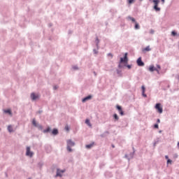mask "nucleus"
Listing matches in <instances>:
<instances>
[{
	"label": "nucleus",
	"instance_id": "ea45409f",
	"mask_svg": "<svg viewBox=\"0 0 179 179\" xmlns=\"http://www.w3.org/2000/svg\"><path fill=\"white\" fill-rule=\"evenodd\" d=\"M150 34H155V30L150 29Z\"/></svg>",
	"mask_w": 179,
	"mask_h": 179
},
{
	"label": "nucleus",
	"instance_id": "a18cd8bd",
	"mask_svg": "<svg viewBox=\"0 0 179 179\" xmlns=\"http://www.w3.org/2000/svg\"><path fill=\"white\" fill-rule=\"evenodd\" d=\"M73 69L76 70V69H79V67H78V66H73Z\"/></svg>",
	"mask_w": 179,
	"mask_h": 179
},
{
	"label": "nucleus",
	"instance_id": "e2e57ef3",
	"mask_svg": "<svg viewBox=\"0 0 179 179\" xmlns=\"http://www.w3.org/2000/svg\"><path fill=\"white\" fill-rule=\"evenodd\" d=\"M21 27H24V25H20Z\"/></svg>",
	"mask_w": 179,
	"mask_h": 179
},
{
	"label": "nucleus",
	"instance_id": "39448f33",
	"mask_svg": "<svg viewBox=\"0 0 179 179\" xmlns=\"http://www.w3.org/2000/svg\"><path fill=\"white\" fill-rule=\"evenodd\" d=\"M41 96L38 94H36L35 92H32L31 94V100L32 101H36V100H40Z\"/></svg>",
	"mask_w": 179,
	"mask_h": 179
},
{
	"label": "nucleus",
	"instance_id": "864d4df0",
	"mask_svg": "<svg viewBox=\"0 0 179 179\" xmlns=\"http://www.w3.org/2000/svg\"><path fill=\"white\" fill-rule=\"evenodd\" d=\"M161 2H162V3H164L166 2V0H161Z\"/></svg>",
	"mask_w": 179,
	"mask_h": 179
},
{
	"label": "nucleus",
	"instance_id": "338daca9",
	"mask_svg": "<svg viewBox=\"0 0 179 179\" xmlns=\"http://www.w3.org/2000/svg\"><path fill=\"white\" fill-rule=\"evenodd\" d=\"M178 36H179V34H178Z\"/></svg>",
	"mask_w": 179,
	"mask_h": 179
},
{
	"label": "nucleus",
	"instance_id": "393cba45",
	"mask_svg": "<svg viewBox=\"0 0 179 179\" xmlns=\"http://www.w3.org/2000/svg\"><path fill=\"white\" fill-rule=\"evenodd\" d=\"M153 9L155 10V12H160L161 10V8L159 7V6H154Z\"/></svg>",
	"mask_w": 179,
	"mask_h": 179
},
{
	"label": "nucleus",
	"instance_id": "8fccbe9b",
	"mask_svg": "<svg viewBox=\"0 0 179 179\" xmlns=\"http://www.w3.org/2000/svg\"><path fill=\"white\" fill-rule=\"evenodd\" d=\"M157 124H160V119H157Z\"/></svg>",
	"mask_w": 179,
	"mask_h": 179
},
{
	"label": "nucleus",
	"instance_id": "2f4dec72",
	"mask_svg": "<svg viewBox=\"0 0 179 179\" xmlns=\"http://www.w3.org/2000/svg\"><path fill=\"white\" fill-rule=\"evenodd\" d=\"M133 149V152L130 153V157L131 159H132V157H134V155H135V148H132Z\"/></svg>",
	"mask_w": 179,
	"mask_h": 179
},
{
	"label": "nucleus",
	"instance_id": "7c9ffc66",
	"mask_svg": "<svg viewBox=\"0 0 179 179\" xmlns=\"http://www.w3.org/2000/svg\"><path fill=\"white\" fill-rule=\"evenodd\" d=\"M85 124L88 125V127H92V123L90 122V119H86L85 121Z\"/></svg>",
	"mask_w": 179,
	"mask_h": 179
},
{
	"label": "nucleus",
	"instance_id": "2eb2a0df",
	"mask_svg": "<svg viewBox=\"0 0 179 179\" xmlns=\"http://www.w3.org/2000/svg\"><path fill=\"white\" fill-rule=\"evenodd\" d=\"M55 177H60V178H62V173L61 172V169H57L56 175Z\"/></svg>",
	"mask_w": 179,
	"mask_h": 179
},
{
	"label": "nucleus",
	"instance_id": "aec40b11",
	"mask_svg": "<svg viewBox=\"0 0 179 179\" xmlns=\"http://www.w3.org/2000/svg\"><path fill=\"white\" fill-rule=\"evenodd\" d=\"M43 134H48V132H51V127H48L46 129L43 130Z\"/></svg>",
	"mask_w": 179,
	"mask_h": 179
},
{
	"label": "nucleus",
	"instance_id": "f257e3e1",
	"mask_svg": "<svg viewBox=\"0 0 179 179\" xmlns=\"http://www.w3.org/2000/svg\"><path fill=\"white\" fill-rule=\"evenodd\" d=\"M128 61H129L128 59V52H125L124 57H120L119 62L120 64H123V65H125L126 64H128Z\"/></svg>",
	"mask_w": 179,
	"mask_h": 179
},
{
	"label": "nucleus",
	"instance_id": "bf43d9fd",
	"mask_svg": "<svg viewBox=\"0 0 179 179\" xmlns=\"http://www.w3.org/2000/svg\"><path fill=\"white\" fill-rule=\"evenodd\" d=\"M5 174H6V177H8V173H5Z\"/></svg>",
	"mask_w": 179,
	"mask_h": 179
},
{
	"label": "nucleus",
	"instance_id": "f8f14e48",
	"mask_svg": "<svg viewBox=\"0 0 179 179\" xmlns=\"http://www.w3.org/2000/svg\"><path fill=\"white\" fill-rule=\"evenodd\" d=\"M146 92V87H145V85L141 86V92L143 97H148V95L145 93Z\"/></svg>",
	"mask_w": 179,
	"mask_h": 179
},
{
	"label": "nucleus",
	"instance_id": "e433bc0d",
	"mask_svg": "<svg viewBox=\"0 0 179 179\" xmlns=\"http://www.w3.org/2000/svg\"><path fill=\"white\" fill-rule=\"evenodd\" d=\"M122 64V63H120V62H119V64H118L119 69L124 68V65L122 66V64Z\"/></svg>",
	"mask_w": 179,
	"mask_h": 179
},
{
	"label": "nucleus",
	"instance_id": "f704fd0d",
	"mask_svg": "<svg viewBox=\"0 0 179 179\" xmlns=\"http://www.w3.org/2000/svg\"><path fill=\"white\" fill-rule=\"evenodd\" d=\"M134 2H135V0H128L129 5H132V3Z\"/></svg>",
	"mask_w": 179,
	"mask_h": 179
},
{
	"label": "nucleus",
	"instance_id": "1a4fd4ad",
	"mask_svg": "<svg viewBox=\"0 0 179 179\" xmlns=\"http://www.w3.org/2000/svg\"><path fill=\"white\" fill-rule=\"evenodd\" d=\"M136 64L138 66H145V62L142 61V57H139L136 60Z\"/></svg>",
	"mask_w": 179,
	"mask_h": 179
},
{
	"label": "nucleus",
	"instance_id": "c9c22d12",
	"mask_svg": "<svg viewBox=\"0 0 179 179\" xmlns=\"http://www.w3.org/2000/svg\"><path fill=\"white\" fill-rule=\"evenodd\" d=\"M78 24H83V20H82V19L78 20Z\"/></svg>",
	"mask_w": 179,
	"mask_h": 179
},
{
	"label": "nucleus",
	"instance_id": "f3484780",
	"mask_svg": "<svg viewBox=\"0 0 179 179\" xmlns=\"http://www.w3.org/2000/svg\"><path fill=\"white\" fill-rule=\"evenodd\" d=\"M67 146H75V141L69 139L67 141Z\"/></svg>",
	"mask_w": 179,
	"mask_h": 179
},
{
	"label": "nucleus",
	"instance_id": "0e129e2a",
	"mask_svg": "<svg viewBox=\"0 0 179 179\" xmlns=\"http://www.w3.org/2000/svg\"><path fill=\"white\" fill-rule=\"evenodd\" d=\"M125 157L128 158V155H125Z\"/></svg>",
	"mask_w": 179,
	"mask_h": 179
},
{
	"label": "nucleus",
	"instance_id": "603ef678",
	"mask_svg": "<svg viewBox=\"0 0 179 179\" xmlns=\"http://www.w3.org/2000/svg\"><path fill=\"white\" fill-rule=\"evenodd\" d=\"M111 147L113 148V149H114L115 148V145L114 144H112Z\"/></svg>",
	"mask_w": 179,
	"mask_h": 179
},
{
	"label": "nucleus",
	"instance_id": "9d476101",
	"mask_svg": "<svg viewBox=\"0 0 179 179\" xmlns=\"http://www.w3.org/2000/svg\"><path fill=\"white\" fill-rule=\"evenodd\" d=\"M92 99H93V95L89 94L82 99V103H86L88 100H92Z\"/></svg>",
	"mask_w": 179,
	"mask_h": 179
},
{
	"label": "nucleus",
	"instance_id": "9b49d317",
	"mask_svg": "<svg viewBox=\"0 0 179 179\" xmlns=\"http://www.w3.org/2000/svg\"><path fill=\"white\" fill-rule=\"evenodd\" d=\"M51 134L52 135H53L54 136H57V135H58V134H59V130H58V129L57 128H54L52 130H51Z\"/></svg>",
	"mask_w": 179,
	"mask_h": 179
},
{
	"label": "nucleus",
	"instance_id": "4c0bfd02",
	"mask_svg": "<svg viewBox=\"0 0 179 179\" xmlns=\"http://www.w3.org/2000/svg\"><path fill=\"white\" fill-rule=\"evenodd\" d=\"M156 66L157 69L160 71V69H162V66H160L159 64H156Z\"/></svg>",
	"mask_w": 179,
	"mask_h": 179
},
{
	"label": "nucleus",
	"instance_id": "bb28decb",
	"mask_svg": "<svg viewBox=\"0 0 179 179\" xmlns=\"http://www.w3.org/2000/svg\"><path fill=\"white\" fill-rule=\"evenodd\" d=\"M110 13L114 16V15L117 14V10L114 8H111L110 10Z\"/></svg>",
	"mask_w": 179,
	"mask_h": 179
},
{
	"label": "nucleus",
	"instance_id": "6e6d98bb",
	"mask_svg": "<svg viewBox=\"0 0 179 179\" xmlns=\"http://www.w3.org/2000/svg\"><path fill=\"white\" fill-rule=\"evenodd\" d=\"M69 34H72V31L69 30Z\"/></svg>",
	"mask_w": 179,
	"mask_h": 179
},
{
	"label": "nucleus",
	"instance_id": "dca6fc26",
	"mask_svg": "<svg viewBox=\"0 0 179 179\" xmlns=\"http://www.w3.org/2000/svg\"><path fill=\"white\" fill-rule=\"evenodd\" d=\"M94 143H95L94 141H93L90 144L85 145L86 149H92L93 148V146H94Z\"/></svg>",
	"mask_w": 179,
	"mask_h": 179
},
{
	"label": "nucleus",
	"instance_id": "de8ad7c7",
	"mask_svg": "<svg viewBox=\"0 0 179 179\" xmlns=\"http://www.w3.org/2000/svg\"><path fill=\"white\" fill-rule=\"evenodd\" d=\"M165 159H166V160L170 159V158L169 157V155H165Z\"/></svg>",
	"mask_w": 179,
	"mask_h": 179
},
{
	"label": "nucleus",
	"instance_id": "774afa93",
	"mask_svg": "<svg viewBox=\"0 0 179 179\" xmlns=\"http://www.w3.org/2000/svg\"><path fill=\"white\" fill-rule=\"evenodd\" d=\"M0 131H1V128H0Z\"/></svg>",
	"mask_w": 179,
	"mask_h": 179
},
{
	"label": "nucleus",
	"instance_id": "412c9836",
	"mask_svg": "<svg viewBox=\"0 0 179 179\" xmlns=\"http://www.w3.org/2000/svg\"><path fill=\"white\" fill-rule=\"evenodd\" d=\"M113 120H115V122L116 121H118V120H120V117H118V115L117 113H114L113 115Z\"/></svg>",
	"mask_w": 179,
	"mask_h": 179
},
{
	"label": "nucleus",
	"instance_id": "ddd939ff",
	"mask_svg": "<svg viewBox=\"0 0 179 179\" xmlns=\"http://www.w3.org/2000/svg\"><path fill=\"white\" fill-rule=\"evenodd\" d=\"M3 113L5 114H8V115H10V116H12L13 115V113H12V109H10V108L4 109Z\"/></svg>",
	"mask_w": 179,
	"mask_h": 179
},
{
	"label": "nucleus",
	"instance_id": "473e14b6",
	"mask_svg": "<svg viewBox=\"0 0 179 179\" xmlns=\"http://www.w3.org/2000/svg\"><path fill=\"white\" fill-rule=\"evenodd\" d=\"M153 128L154 129H159V124L157 123L154 124Z\"/></svg>",
	"mask_w": 179,
	"mask_h": 179
},
{
	"label": "nucleus",
	"instance_id": "c85d7f7f",
	"mask_svg": "<svg viewBox=\"0 0 179 179\" xmlns=\"http://www.w3.org/2000/svg\"><path fill=\"white\" fill-rule=\"evenodd\" d=\"M116 72L118 74V76H120L121 78H122V71L121 70L117 69Z\"/></svg>",
	"mask_w": 179,
	"mask_h": 179
},
{
	"label": "nucleus",
	"instance_id": "49530a36",
	"mask_svg": "<svg viewBox=\"0 0 179 179\" xmlns=\"http://www.w3.org/2000/svg\"><path fill=\"white\" fill-rule=\"evenodd\" d=\"M43 113V110H38L36 112V114H41Z\"/></svg>",
	"mask_w": 179,
	"mask_h": 179
},
{
	"label": "nucleus",
	"instance_id": "a211bd4d",
	"mask_svg": "<svg viewBox=\"0 0 179 179\" xmlns=\"http://www.w3.org/2000/svg\"><path fill=\"white\" fill-rule=\"evenodd\" d=\"M110 134V131H106L102 134L100 135L101 138H106L108 135Z\"/></svg>",
	"mask_w": 179,
	"mask_h": 179
},
{
	"label": "nucleus",
	"instance_id": "72a5a7b5",
	"mask_svg": "<svg viewBox=\"0 0 179 179\" xmlns=\"http://www.w3.org/2000/svg\"><path fill=\"white\" fill-rule=\"evenodd\" d=\"M71 146L70 145H67V150L68 152H72V148H71Z\"/></svg>",
	"mask_w": 179,
	"mask_h": 179
},
{
	"label": "nucleus",
	"instance_id": "f03ea898",
	"mask_svg": "<svg viewBox=\"0 0 179 179\" xmlns=\"http://www.w3.org/2000/svg\"><path fill=\"white\" fill-rule=\"evenodd\" d=\"M94 43H95L96 49H93V52L94 54H99L98 50H99L100 48V46L99 45V44H100V39H99V36L96 37Z\"/></svg>",
	"mask_w": 179,
	"mask_h": 179
},
{
	"label": "nucleus",
	"instance_id": "58836bf2",
	"mask_svg": "<svg viewBox=\"0 0 179 179\" xmlns=\"http://www.w3.org/2000/svg\"><path fill=\"white\" fill-rule=\"evenodd\" d=\"M166 163H167V164H171V163H173V160H171V159H167L166 160Z\"/></svg>",
	"mask_w": 179,
	"mask_h": 179
},
{
	"label": "nucleus",
	"instance_id": "4d7b16f0",
	"mask_svg": "<svg viewBox=\"0 0 179 179\" xmlns=\"http://www.w3.org/2000/svg\"><path fill=\"white\" fill-rule=\"evenodd\" d=\"M162 132H163V131H162V130L159 131V134H162Z\"/></svg>",
	"mask_w": 179,
	"mask_h": 179
},
{
	"label": "nucleus",
	"instance_id": "b1692460",
	"mask_svg": "<svg viewBox=\"0 0 179 179\" xmlns=\"http://www.w3.org/2000/svg\"><path fill=\"white\" fill-rule=\"evenodd\" d=\"M154 3V6H159V3H160V0H152Z\"/></svg>",
	"mask_w": 179,
	"mask_h": 179
},
{
	"label": "nucleus",
	"instance_id": "5fc2aeb1",
	"mask_svg": "<svg viewBox=\"0 0 179 179\" xmlns=\"http://www.w3.org/2000/svg\"><path fill=\"white\" fill-rule=\"evenodd\" d=\"M93 73H94V75L95 76H97V73H96V71H94Z\"/></svg>",
	"mask_w": 179,
	"mask_h": 179
},
{
	"label": "nucleus",
	"instance_id": "6ab92c4d",
	"mask_svg": "<svg viewBox=\"0 0 179 179\" xmlns=\"http://www.w3.org/2000/svg\"><path fill=\"white\" fill-rule=\"evenodd\" d=\"M150 46H146L145 48H143V52H149V51H151Z\"/></svg>",
	"mask_w": 179,
	"mask_h": 179
},
{
	"label": "nucleus",
	"instance_id": "c03bdc74",
	"mask_svg": "<svg viewBox=\"0 0 179 179\" xmlns=\"http://www.w3.org/2000/svg\"><path fill=\"white\" fill-rule=\"evenodd\" d=\"M38 166L39 167H43V163L39 162V163L38 164Z\"/></svg>",
	"mask_w": 179,
	"mask_h": 179
},
{
	"label": "nucleus",
	"instance_id": "a19ab883",
	"mask_svg": "<svg viewBox=\"0 0 179 179\" xmlns=\"http://www.w3.org/2000/svg\"><path fill=\"white\" fill-rule=\"evenodd\" d=\"M65 171H66V169H60V172H62V174H64V173H65Z\"/></svg>",
	"mask_w": 179,
	"mask_h": 179
},
{
	"label": "nucleus",
	"instance_id": "cd10ccee",
	"mask_svg": "<svg viewBox=\"0 0 179 179\" xmlns=\"http://www.w3.org/2000/svg\"><path fill=\"white\" fill-rule=\"evenodd\" d=\"M124 66L127 68V69H132V64H128V63H126L124 64Z\"/></svg>",
	"mask_w": 179,
	"mask_h": 179
},
{
	"label": "nucleus",
	"instance_id": "7ed1b4c3",
	"mask_svg": "<svg viewBox=\"0 0 179 179\" xmlns=\"http://www.w3.org/2000/svg\"><path fill=\"white\" fill-rule=\"evenodd\" d=\"M31 124L35 128H38L39 131H43V125L38 124V122L36 121V118L32 120Z\"/></svg>",
	"mask_w": 179,
	"mask_h": 179
},
{
	"label": "nucleus",
	"instance_id": "79ce46f5",
	"mask_svg": "<svg viewBox=\"0 0 179 179\" xmlns=\"http://www.w3.org/2000/svg\"><path fill=\"white\" fill-rule=\"evenodd\" d=\"M108 57H111V58H113V55L111 52L108 54Z\"/></svg>",
	"mask_w": 179,
	"mask_h": 179
},
{
	"label": "nucleus",
	"instance_id": "37998d69",
	"mask_svg": "<svg viewBox=\"0 0 179 179\" xmlns=\"http://www.w3.org/2000/svg\"><path fill=\"white\" fill-rule=\"evenodd\" d=\"M57 89H58V86L57 85L53 86V90H57Z\"/></svg>",
	"mask_w": 179,
	"mask_h": 179
},
{
	"label": "nucleus",
	"instance_id": "680f3d73",
	"mask_svg": "<svg viewBox=\"0 0 179 179\" xmlns=\"http://www.w3.org/2000/svg\"><path fill=\"white\" fill-rule=\"evenodd\" d=\"M156 143H157V142H155V143H154V146H155V145H156Z\"/></svg>",
	"mask_w": 179,
	"mask_h": 179
},
{
	"label": "nucleus",
	"instance_id": "423d86ee",
	"mask_svg": "<svg viewBox=\"0 0 179 179\" xmlns=\"http://www.w3.org/2000/svg\"><path fill=\"white\" fill-rule=\"evenodd\" d=\"M116 110H117L120 115H121L122 117H123V115H125V112L124 111V110H122V106L120 105H116Z\"/></svg>",
	"mask_w": 179,
	"mask_h": 179
},
{
	"label": "nucleus",
	"instance_id": "09e8293b",
	"mask_svg": "<svg viewBox=\"0 0 179 179\" xmlns=\"http://www.w3.org/2000/svg\"><path fill=\"white\" fill-rule=\"evenodd\" d=\"M65 129H66V131H69V127L66 126V127H65Z\"/></svg>",
	"mask_w": 179,
	"mask_h": 179
},
{
	"label": "nucleus",
	"instance_id": "6e6552de",
	"mask_svg": "<svg viewBox=\"0 0 179 179\" xmlns=\"http://www.w3.org/2000/svg\"><path fill=\"white\" fill-rule=\"evenodd\" d=\"M148 71H150V72H157V73H159V69H157V68H156L155 66V65H150V66H149V68H148Z\"/></svg>",
	"mask_w": 179,
	"mask_h": 179
},
{
	"label": "nucleus",
	"instance_id": "20e7f679",
	"mask_svg": "<svg viewBox=\"0 0 179 179\" xmlns=\"http://www.w3.org/2000/svg\"><path fill=\"white\" fill-rule=\"evenodd\" d=\"M155 108L157 110L159 114H163V106H162V103H157L155 106Z\"/></svg>",
	"mask_w": 179,
	"mask_h": 179
},
{
	"label": "nucleus",
	"instance_id": "13d9d810",
	"mask_svg": "<svg viewBox=\"0 0 179 179\" xmlns=\"http://www.w3.org/2000/svg\"><path fill=\"white\" fill-rule=\"evenodd\" d=\"M177 146H178V148H179V141L177 143Z\"/></svg>",
	"mask_w": 179,
	"mask_h": 179
},
{
	"label": "nucleus",
	"instance_id": "a878e982",
	"mask_svg": "<svg viewBox=\"0 0 179 179\" xmlns=\"http://www.w3.org/2000/svg\"><path fill=\"white\" fill-rule=\"evenodd\" d=\"M127 19H129V20H131L133 23H136V20L131 16H128Z\"/></svg>",
	"mask_w": 179,
	"mask_h": 179
},
{
	"label": "nucleus",
	"instance_id": "4468645a",
	"mask_svg": "<svg viewBox=\"0 0 179 179\" xmlns=\"http://www.w3.org/2000/svg\"><path fill=\"white\" fill-rule=\"evenodd\" d=\"M104 176L106 178H111V177H113V173L110 171H106Z\"/></svg>",
	"mask_w": 179,
	"mask_h": 179
},
{
	"label": "nucleus",
	"instance_id": "69168bd1",
	"mask_svg": "<svg viewBox=\"0 0 179 179\" xmlns=\"http://www.w3.org/2000/svg\"><path fill=\"white\" fill-rule=\"evenodd\" d=\"M140 1V2H142V1H143V0H139Z\"/></svg>",
	"mask_w": 179,
	"mask_h": 179
},
{
	"label": "nucleus",
	"instance_id": "3c124183",
	"mask_svg": "<svg viewBox=\"0 0 179 179\" xmlns=\"http://www.w3.org/2000/svg\"><path fill=\"white\" fill-rule=\"evenodd\" d=\"M48 26H49L50 27H52V23H49V24H48Z\"/></svg>",
	"mask_w": 179,
	"mask_h": 179
},
{
	"label": "nucleus",
	"instance_id": "052dcab7",
	"mask_svg": "<svg viewBox=\"0 0 179 179\" xmlns=\"http://www.w3.org/2000/svg\"><path fill=\"white\" fill-rule=\"evenodd\" d=\"M167 88H168V89L170 88V85H167Z\"/></svg>",
	"mask_w": 179,
	"mask_h": 179
},
{
	"label": "nucleus",
	"instance_id": "c756f323",
	"mask_svg": "<svg viewBox=\"0 0 179 179\" xmlns=\"http://www.w3.org/2000/svg\"><path fill=\"white\" fill-rule=\"evenodd\" d=\"M171 35L172 37H176V36H178V34L176 31V30H173L171 31Z\"/></svg>",
	"mask_w": 179,
	"mask_h": 179
},
{
	"label": "nucleus",
	"instance_id": "0eeeda50",
	"mask_svg": "<svg viewBox=\"0 0 179 179\" xmlns=\"http://www.w3.org/2000/svg\"><path fill=\"white\" fill-rule=\"evenodd\" d=\"M26 156H28V157H33V156H34V152H33L31 150H30V147H27L26 148Z\"/></svg>",
	"mask_w": 179,
	"mask_h": 179
},
{
	"label": "nucleus",
	"instance_id": "4be33fe9",
	"mask_svg": "<svg viewBox=\"0 0 179 179\" xmlns=\"http://www.w3.org/2000/svg\"><path fill=\"white\" fill-rule=\"evenodd\" d=\"M134 29L135 30H139L141 29V26L138 22H134Z\"/></svg>",
	"mask_w": 179,
	"mask_h": 179
},
{
	"label": "nucleus",
	"instance_id": "5701e85b",
	"mask_svg": "<svg viewBox=\"0 0 179 179\" xmlns=\"http://www.w3.org/2000/svg\"><path fill=\"white\" fill-rule=\"evenodd\" d=\"M7 129H8V132H10V134H12V132H13V127H12L11 124H9L8 126Z\"/></svg>",
	"mask_w": 179,
	"mask_h": 179
}]
</instances>
